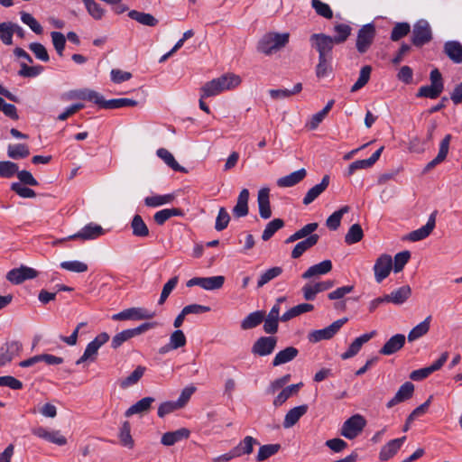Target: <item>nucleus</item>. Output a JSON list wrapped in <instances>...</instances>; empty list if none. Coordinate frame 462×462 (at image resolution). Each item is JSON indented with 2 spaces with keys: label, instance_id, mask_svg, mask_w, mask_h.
Here are the masks:
<instances>
[{
  "label": "nucleus",
  "instance_id": "1",
  "mask_svg": "<svg viewBox=\"0 0 462 462\" xmlns=\"http://www.w3.org/2000/svg\"><path fill=\"white\" fill-rule=\"evenodd\" d=\"M242 82L240 76L226 73L217 79L206 82L200 88L201 97L207 98L220 94L223 91L233 89Z\"/></svg>",
  "mask_w": 462,
  "mask_h": 462
},
{
  "label": "nucleus",
  "instance_id": "2",
  "mask_svg": "<svg viewBox=\"0 0 462 462\" xmlns=\"http://www.w3.org/2000/svg\"><path fill=\"white\" fill-rule=\"evenodd\" d=\"M289 38L290 34L288 32H267L260 39L256 49L259 52L269 56L286 46L289 42Z\"/></svg>",
  "mask_w": 462,
  "mask_h": 462
},
{
  "label": "nucleus",
  "instance_id": "3",
  "mask_svg": "<svg viewBox=\"0 0 462 462\" xmlns=\"http://www.w3.org/2000/svg\"><path fill=\"white\" fill-rule=\"evenodd\" d=\"M155 326H156L155 322H146V323L141 324L140 326H138L134 328L123 330V331L116 334L113 337L112 341H111V347L114 349H117L127 340H129L138 335H141L142 333H144L145 331H147L151 328H153Z\"/></svg>",
  "mask_w": 462,
  "mask_h": 462
},
{
  "label": "nucleus",
  "instance_id": "4",
  "mask_svg": "<svg viewBox=\"0 0 462 462\" xmlns=\"http://www.w3.org/2000/svg\"><path fill=\"white\" fill-rule=\"evenodd\" d=\"M432 39L430 23L426 20H419L412 29L411 42L416 47L429 43Z\"/></svg>",
  "mask_w": 462,
  "mask_h": 462
},
{
  "label": "nucleus",
  "instance_id": "5",
  "mask_svg": "<svg viewBox=\"0 0 462 462\" xmlns=\"http://www.w3.org/2000/svg\"><path fill=\"white\" fill-rule=\"evenodd\" d=\"M366 421L360 414H355L347 419L342 425L340 433L343 437L353 439L365 428Z\"/></svg>",
  "mask_w": 462,
  "mask_h": 462
},
{
  "label": "nucleus",
  "instance_id": "6",
  "mask_svg": "<svg viewBox=\"0 0 462 462\" xmlns=\"http://www.w3.org/2000/svg\"><path fill=\"white\" fill-rule=\"evenodd\" d=\"M155 316L154 311L144 308L134 307L124 310L112 316L113 320H143L151 319Z\"/></svg>",
  "mask_w": 462,
  "mask_h": 462
},
{
  "label": "nucleus",
  "instance_id": "7",
  "mask_svg": "<svg viewBox=\"0 0 462 462\" xmlns=\"http://www.w3.org/2000/svg\"><path fill=\"white\" fill-rule=\"evenodd\" d=\"M375 37V28L374 24L367 23L363 25L356 38V50L359 53H365L374 42Z\"/></svg>",
  "mask_w": 462,
  "mask_h": 462
},
{
  "label": "nucleus",
  "instance_id": "8",
  "mask_svg": "<svg viewBox=\"0 0 462 462\" xmlns=\"http://www.w3.org/2000/svg\"><path fill=\"white\" fill-rule=\"evenodd\" d=\"M346 321H347L346 318L337 319V320L334 321L332 324H330L329 326H328L322 329L311 331L309 334L308 338L312 343H317L321 340L330 339L334 337L335 334H337V332L342 328V326Z\"/></svg>",
  "mask_w": 462,
  "mask_h": 462
},
{
  "label": "nucleus",
  "instance_id": "9",
  "mask_svg": "<svg viewBox=\"0 0 462 462\" xmlns=\"http://www.w3.org/2000/svg\"><path fill=\"white\" fill-rule=\"evenodd\" d=\"M312 47L319 52V56L331 57V51L336 41L331 36L324 33H314L310 36Z\"/></svg>",
  "mask_w": 462,
  "mask_h": 462
},
{
  "label": "nucleus",
  "instance_id": "10",
  "mask_svg": "<svg viewBox=\"0 0 462 462\" xmlns=\"http://www.w3.org/2000/svg\"><path fill=\"white\" fill-rule=\"evenodd\" d=\"M225 277L222 275L211 277H194L187 282V287L199 286L207 291L218 290L223 287Z\"/></svg>",
  "mask_w": 462,
  "mask_h": 462
},
{
  "label": "nucleus",
  "instance_id": "11",
  "mask_svg": "<svg viewBox=\"0 0 462 462\" xmlns=\"http://www.w3.org/2000/svg\"><path fill=\"white\" fill-rule=\"evenodd\" d=\"M393 269V259L391 255L383 254L375 261L374 273L375 281L380 283L387 278Z\"/></svg>",
  "mask_w": 462,
  "mask_h": 462
},
{
  "label": "nucleus",
  "instance_id": "12",
  "mask_svg": "<svg viewBox=\"0 0 462 462\" xmlns=\"http://www.w3.org/2000/svg\"><path fill=\"white\" fill-rule=\"evenodd\" d=\"M277 344L275 337H261L252 346V353L259 356L271 355Z\"/></svg>",
  "mask_w": 462,
  "mask_h": 462
},
{
  "label": "nucleus",
  "instance_id": "13",
  "mask_svg": "<svg viewBox=\"0 0 462 462\" xmlns=\"http://www.w3.org/2000/svg\"><path fill=\"white\" fill-rule=\"evenodd\" d=\"M37 275L38 273L33 268L23 265L20 268L9 271L6 279L14 284H20L25 280L35 278Z\"/></svg>",
  "mask_w": 462,
  "mask_h": 462
},
{
  "label": "nucleus",
  "instance_id": "14",
  "mask_svg": "<svg viewBox=\"0 0 462 462\" xmlns=\"http://www.w3.org/2000/svg\"><path fill=\"white\" fill-rule=\"evenodd\" d=\"M32 433L40 439L59 446H64L67 444V439L62 436L59 430L50 431L46 428L40 426L32 429Z\"/></svg>",
  "mask_w": 462,
  "mask_h": 462
},
{
  "label": "nucleus",
  "instance_id": "15",
  "mask_svg": "<svg viewBox=\"0 0 462 462\" xmlns=\"http://www.w3.org/2000/svg\"><path fill=\"white\" fill-rule=\"evenodd\" d=\"M334 286L333 281H324L315 283H306L301 291L306 300H313L319 292L328 291Z\"/></svg>",
  "mask_w": 462,
  "mask_h": 462
},
{
  "label": "nucleus",
  "instance_id": "16",
  "mask_svg": "<svg viewBox=\"0 0 462 462\" xmlns=\"http://www.w3.org/2000/svg\"><path fill=\"white\" fill-rule=\"evenodd\" d=\"M23 346L19 341L6 342L0 348V366L11 362L22 351Z\"/></svg>",
  "mask_w": 462,
  "mask_h": 462
},
{
  "label": "nucleus",
  "instance_id": "17",
  "mask_svg": "<svg viewBox=\"0 0 462 462\" xmlns=\"http://www.w3.org/2000/svg\"><path fill=\"white\" fill-rule=\"evenodd\" d=\"M103 234L104 229L101 226L94 223H89L78 233L69 236L67 239L91 240L99 237Z\"/></svg>",
  "mask_w": 462,
  "mask_h": 462
},
{
  "label": "nucleus",
  "instance_id": "18",
  "mask_svg": "<svg viewBox=\"0 0 462 462\" xmlns=\"http://www.w3.org/2000/svg\"><path fill=\"white\" fill-rule=\"evenodd\" d=\"M405 440L406 436H403L402 438L394 439L387 442L382 447L379 452V459L381 461H387L392 458L394 455L397 454Z\"/></svg>",
  "mask_w": 462,
  "mask_h": 462
},
{
  "label": "nucleus",
  "instance_id": "19",
  "mask_svg": "<svg viewBox=\"0 0 462 462\" xmlns=\"http://www.w3.org/2000/svg\"><path fill=\"white\" fill-rule=\"evenodd\" d=\"M436 215L437 212H433L430 214L428 222L425 226L418 228L409 234V239L413 242L420 241L428 237L436 226Z\"/></svg>",
  "mask_w": 462,
  "mask_h": 462
},
{
  "label": "nucleus",
  "instance_id": "20",
  "mask_svg": "<svg viewBox=\"0 0 462 462\" xmlns=\"http://www.w3.org/2000/svg\"><path fill=\"white\" fill-rule=\"evenodd\" d=\"M414 393V384L411 382H405L401 385L395 395L386 403L387 408H393L396 404L405 402L411 398Z\"/></svg>",
  "mask_w": 462,
  "mask_h": 462
},
{
  "label": "nucleus",
  "instance_id": "21",
  "mask_svg": "<svg viewBox=\"0 0 462 462\" xmlns=\"http://www.w3.org/2000/svg\"><path fill=\"white\" fill-rule=\"evenodd\" d=\"M376 335V331L373 330L370 333L363 334L362 336L356 337L349 346L348 349L341 355V358L343 360L351 358L355 356L361 349L362 346L368 342L371 338H373Z\"/></svg>",
  "mask_w": 462,
  "mask_h": 462
},
{
  "label": "nucleus",
  "instance_id": "22",
  "mask_svg": "<svg viewBox=\"0 0 462 462\" xmlns=\"http://www.w3.org/2000/svg\"><path fill=\"white\" fill-rule=\"evenodd\" d=\"M405 344V336L403 334H396L390 337L381 347L379 353L383 356H390L403 347Z\"/></svg>",
  "mask_w": 462,
  "mask_h": 462
},
{
  "label": "nucleus",
  "instance_id": "23",
  "mask_svg": "<svg viewBox=\"0 0 462 462\" xmlns=\"http://www.w3.org/2000/svg\"><path fill=\"white\" fill-rule=\"evenodd\" d=\"M257 202L260 217L263 219L270 218L272 210L270 207V189L268 188H263L258 191Z\"/></svg>",
  "mask_w": 462,
  "mask_h": 462
},
{
  "label": "nucleus",
  "instance_id": "24",
  "mask_svg": "<svg viewBox=\"0 0 462 462\" xmlns=\"http://www.w3.org/2000/svg\"><path fill=\"white\" fill-rule=\"evenodd\" d=\"M332 270V263L330 260H324L317 264H314L308 268V270L302 273L301 277L305 280L319 277L329 273Z\"/></svg>",
  "mask_w": 462,
  "mask_h": 462
},
{
  "label": "nucleus",
  "instance_id": "25",
  "mask_svg": "<svg viewBox=\"0 0 462 462\" xmlns=\"http://www.w3.org/2000/svg\"><path fill=\"white\" fill-rule=\"evenodd\" d=\"M411 287L409 285H403L393 291L390 294L385 295V300H388V303L402 305L411 297Z\"/></svg>",
  "mask_w": 462,
  "mask_h": 462
},
{
  "label": "nucleus",
  "instance_id": "26",
  "mask_svg": "<svg viewBox=\"0 0 462 462\" xmlns=\"http://www.w3.org/2000/svg\"><path fill=\"white\" fill-rule=\"evenodd\" d=\"M190 435L189 430L180 428L175 431H168L162 436L161 442L164 446H172L175 443L187 439Z\"/></svg>",
  "mask_w": 462,
  "mask_h": 462
},
{
  "label": "nucleus",
  "instance_id": "27",
  "mask_svg": "<svg viewBox=\"0 0 462 462\" xmlns=\"http://www.w3.org/2000/svg\"><path fill=\"white\" fill-rule=\"evenodd\" d=\"M450 140H451L450 134H447L444 137V139L440 143L439 151L438 155L433 160H431L430 162H428V164L424 168V172L430 171L436 165L442 162L446 159L448 152Z\"/></svg>",
  "mask_w": 462,
  "mask_h": 462
},
{
  "label": "nucleus",
  "instance_id": "28",
  "mask_svg": "<svg viewBox=\"0 0 462 462\" xmlns=\"http://www.w3.org/2000/svg\"><path fill=\"white\" fill-rule=\"evenodd\" d=\"M307 175L304 168L295 171L289 175L281 177L277 180V185L281 188L292 187L300 182Z\"/></svg>",
  "mask_w": 462,
  "mask_h": 462
},
{
  "label": "nucleus",
  "instance_id": "29",
  "mask_svg": "<svg viewBox=\"0 0 462 462\" xmlns=\"http://www.w3.org/2000/svg\"><path fill=\"white\" fill-rule=\"evenodd\" d=\"M308 405L302 404L297 407L291 409L285 415L283 420V427L285 429H290L294 426L299 420L307 412Z\"/></svg>",
  "mask_w": 462,
  "mask_h": 462
},
{
  "label": "nucleus",
  "instance_id": "30",
  "mask_svg": "<svg viewBox=\"0 0 462 462\" xmlns=\"http://www.w3.org/2000/svg\"><path fill=\"white\" fill-rule=\"evenodd\" d=\"M319 236L317 234L308 236L306 239L296 244L291 251V257L297 259L300 257L307 250L317 245Z\"/></svg>",
  "mask_w": 462,
  "mask_h": 462
},
{
  "label": "nucleus",
  "instance_id": "31",
  "mask_svg": "<svg viewBox=\"0 0 462 462\" xmlns=\"http://www.w3.org/2000/svg\"><path fill=\"white\" fill-rule=\"evenodd\" d=\"M248 199L249 191L247 189H243L237 198L236 206L233 208V215L239 218L245 217L248 214Z\"/></svg>",
  "mask_w": 462,
  "mask_h": 462
},
{
  "label": "nucleus",
  "instance_id": "32",
  "mask_svg": "<svg viewBox=\"0 0 462 462\" xmlns=\"http://www.w3.org/2000/svg\"><path fill=\"white\" fill-rule=\"evenodd\" d=\"M328 184H329V176L325 175L322 178L320 183L315 185L314 187H312L311 189H310L308 190L305 197L303 198V201H302L303 204L309 205V204L312 203L323 191H325V189L328 188Z\"/></svg>",
  "mask_w": 462,
  "mask_h": 462
},
{
  "label": "nucleus",
  "instance_id": "33",
  "mask_svg": "<svg viewBox=\"0 0 462 462\" xmlns=\"http://www.w3.org/2000/svg\"><path fill=\"white\" fill-rule=\"evenodd\" d=\"M154 401L155 400L153 397H144L141 399L125 411V416L131 417L134 414H142L148 412Z\"/></svg>",
  "mask_w": 462,
  "mask_h": 462
},
{
  "label": "nucleus",
  "instance_id": "34",
  "mask_svg": "<svg viewBox=\"0 0 462 462\" xmlns=\"http://www.w3.org/2000/svg\"><path fill=\"white\" fill-rule=\"evenodd\" d=\"M259 445L256 439L252 436L245 437L233 449L236 457L250 455L254 451V446Z\"/></svg>",
  "mask_w": 462,
  "mask_h": 462
},
{
  "label": "nucleus",
  "instance_id": "35",
  "mask_svg": "<svg viewBox=\"0 0 462 462\" xmlns=\"http://www.w3.org/2000/svg\"><path fill=\"white\" fill-rule=\"evenodd\" d=\"M444 52L455 63L462 62V44L456 41L447 42L444 45Z\"/></svg>",
  "mask_w": 462,
  "mask_h": 462
},
{
  "label": "nucleus",
  "instance_id": "36",
  "mask_svg": "<svg viewBox=\"0 0 462 462\" xmlns=\"http://www.w3.org/2000/svg\"><path fill=\"white\" fill-rule=\"evenodd\" d=\"M118 439L120 444L123 447L127 448L129 449L134 448V440L131 434V424L128 420H125L122 423L118 432Z\"/></svg>",
  "mask_w": 462,
  "mask_h": 462
},
{
  "label": "nucleus",
  "instance_id": "37",
  "mask_svg": "<svg viewBox=\"0 0 462 462\" xmlns=\"http://www.w3.org/2000/svg\"><path fill=\"white\" fill-rule=\"evenodd\" d=\"M298 354L299 351L296 347L288 346L275 355L273 360V365L278 366L286 364L293 360L298 356Z\"/></svg>",
  "mask_w": 462,
  "mask_h": 462
},
{
  "label": "nucleus",
  "instance_id": "38",
  "mask_svg": "<svg viewBox=\"0 0 462 462\" xmlns=\"http://www.w3.org/2000/svg\"><path fill=\"white\" fill-rule=\"evenodd\" d=\"M146 368L143 365H138L128 376L119 381V385L122 389H127L136 384L143 376Z\"/></svg>",
  "mask_w": 462,
  "mask_h": 462
},
{
  "label": "nucleus",
  "instance_id": "39",
  "mask_svg": "<svg viewBox=\"0 0 462 462\" xmlns=\"http://www.w3.org/2000/svg\"><path fill=\"white\" fill-rule=\"evenodd\" d=\"M431 316H428L423 321L415 326L408 334V340L410 342L415 341L420 337L425 336L430 327Z\"/></svg>",
  "mask_w": 462,
  "mask_h": 462
},
{
  "label": "nucleus",
  "instance_id": "40",
  "mask_svg": "<svg viewBox=\"0 0 462 462\" xmlns=\"http://www.w3.org/2000/svg\"><path fill=\"white\" fill-rule=\"evenodd\" d=\"M130 226L134 236L147 237L149 236L148 226L140 215L136 214L134 216Z\"/></svg>",
  "mask_w": 462,
  "mask_h": 462
},
{
  "label": "nucleus",
  "instance_id": "41",
  "mask_svg": "<svg viewBox=\"0 0 462 462\" xmlns=\"http://www.w3.org/2000/svg\"><path fill=\"white\" fill-rule=\"evenodd\" d=\"M128 16L131 19L138 22L139 23H141L143 25L150 26V27L156 26L158 23V20L151 14L139 12L136 10L130 11L128 13Z\"/></svg>",
  "mask_w": 462,
  "mask_h": 462
},
{
  "label": "nucleus",
  "instance_id": "42",
  "mask_svg": "<svg viewBox=\"0 0 462 462\" xmlns=\"http://www.w3.org/2000/svg\"><path fill=\"white\" fill-rule=\"evenodd\" d=\"M183 216V212L180 208H164L157 211L153 215V220L159 226H162L167 220L172 217Z\"/></svg>",
  "mask_w": 462,
  "mask_h": 462
},
{
  "label": "nucleus",
  "instance_id": "43",
  "mask_svg": "<svg viewBox=\"0 0 462 462\" xmlns=\"http://www.w3.org/2000/svg\"><path fill=\"white\" fill-rule=\"evenodd\" d=\"M319 227L318 223H310L302 226L300 229L297 230L295 233H293L291 236H290L286 239V243H292L301 238H307L308 236L313 235L312 233L317 230Z\"/></svg>",
  "mask_w": 462,
  "mask_h": 462
},
{
  "label": "nucleus",
  "instance_id": "44",
  "mask_svg": "<svg viewBox=\"0 0 462 462\" xmlns=\"http://www.w3.org/2000/svg\"><path fill=\"white\" fill-rule=\"evenodd\" d=\"M157 155L172 170L180 172H187V170L177 162L174 156L167 149H158Z\"/></svg>",
  "mask_w": 462,
  "mask_h": 462
},
{
  "label": "nucleus",
  "instance_id": "45",
  "mask_svg": "<svg viewBox=\"0 0 462 462\" xmlns=\"http://www.w3.org/2000/svg\"><path fill=\"white\" fill-rule=\"evenodd\" d=\"M313 309H314V306L310 303L299 304V305L290 309L285 313H283L281 317V320L282 322H286L302 313L311 311Z\"/></svg>",
  "mask_w": 462,
  "mask_h": 462
},
{
  "label": "nucleus",
  "instance_id": "46",
  "mask_svg": "<svg viewBox=\"0 0 462 462\" xmlns=\"http://www.w3.org/2000/svg\"><path fill=\"white\" fill-rule=\"evenodd\" d=\"M76 97L79 99L88 100L94 102L98 106L104 108L105 98L98 92L92 89H83L76 94Z\"/></svg>",
  "mask_w": 462,
  "mask_h": 462
},
{
  "label": "nucleus",
  "instance_id": "47",
  "mask_svg": "<svg viewBox=\"0 0 462 462\" xmlns=\"http://www.w3.org/2000/svg\"><path fill=\"white\" fill-rule=\"evenodd\" d=\"M264 318L263 311H254L246 316L241 322V328L244 330L251 329L260 325Z\"/></svg>",
  "mask_w": 462,
  "mask_h": 462
},
{
  "label": "nucleus",
  "instance_id": "48",
  "mask_svg": "<svg viewBox=\"0 0 462 462\" xmlns=\"http://www.w3.org/2000/svg\"><path fill=\"white\" fill-rule=\"evenodd\" d=\"M30 151L26 144L24 143H17V144H10L7 148V155L11 159L18 160L23 159L29 156Z\"/></svg>",
  "mask_w": 462,
  "mask_h": 462
},
{
  "label": "nucleus",
  "instance_id": "49",
  "mask_svg": "<svg viewBox=\"0 0 462 462\" xmlns=\"http://www.w3.org/2000/svg\"><path fill=\"white\" fill-rule=\"evenodd\" d=\"M302 90V84L297 83L291 90L289 89H271L269 90L270 97L273 99H284L300 93Z\"/></svg>",
  "mask_w": 462,
  "mask_h": 462
},
{
  "label": "nucleus",
  "instance_id": "50",
  "mask_svg": "<svg viewBox=\"0 0 462 462\" xmlns=\"http://www.w3.org/2000/svg\"><path fill=\"white\" fill-rule=\"evenodd\" d=\"M174 199V196L172 194L166 195H155L151 197H146L144 199V204L147 207L156 208L168 203H171Z\"/></svg>",
  "mask_w": 462,
  "mask_h": 462
},
{
  "label": "nucleus",
  "instance_id": "51",
  "mask_svg": "<svg viewBox=\"0 0 462 462\" xmlns=\"http://www.w3.org/2000/svg\"><path fill=\"white\" fill-rule=\"evenodd\" d=\"M349 211L348 206H344L337 211H335L332 215H330L327 221L326 225L331 230H337L339 226L342 219V217L344 214L347 213Z\"/></svg>",
  "mask_w": 462,
  "mask_h": 462
},
{
  "label": "nucleus",
  "instance_id": "52",
  "mask_svg": "<svg viewBox=\"0 0 462 462\" xmlns=\"http://www.w3.org/2000/svg\"><path fill=\"white\" fill-rule=\"evenodd\" d=\"M332 57L319 56V62L316 66V76L318 78L327 77L332 71Z\"/></svg>",
  "mask_w": 462,
  "mask_h": 462
},
{
  "label": "nucleus",
  "instance_id": "53",
  "mask_svg": "<svg viewBox=\"0 0 462 462\" xmlns=\"http://www.w3.org/2000/svg\"><path fill=\"white\" fill-rule=\"evenodd\" d=\"M364 232L359 224H354L345 236V242L347 245H353L362 240Z\"/></svg>",
  "mask_w": 462,
  "mask_h": 462
},
{
  "label": "nucleus",
  "instance_id": "54",
  "mask_svg": "<svg viewBox=\"0 0 462 462\" xmlns=\"http://www.w3.org/2000/svg\"><path fill=\"white\" fill-rule=\"evenodd\" d=\"M281 449L280 444H267L259 448L256 460L264 461L272 456L275 455Z\"/></svg>",
  "mask_w": 462,
  "mask_h": 462
},
{
  "label": "nucleus",
  "instance_id": "55",
  "mask_svg": "<svg viewBox=\"0 0 462 462\" xmlns=\"http://www.w3.org/2000/svg\"><path fill=\"white\" fill-rule=\"evenodd\" d=\"M88 13L91 15L95 20H101L105 15V9L101 7V5L97 3L95 0H82Z\"/></svg>",
  "mask_w": 462,
  "mask_h": 462
},
{
  "label": "nucleus",
  "instance_id": "56",
  "mask_svg": "<svg viewBox=\"0 0 462 462\" xmlns=\"http://www.w3.org/2000/svg\"><path fill=\"white\" fill-rule=\"evenodd\" d=\"M284 226V222L281 218H275L270 221L262 235L263 241H268L279 229Z\"/></svg>",
  "mask_w": 462,
  "mask_h": 462
},
{
  "label": "nucleus",
  "instance_id": "57",
  "mask_svg": "<svg viewBox=\"0 0 462 462\" xmlns=\"http://www.w3.org/2000/svg\"><path fill=\"white\" fill-rule=\"evenodd\" d=\"M371 71V66L365 65L362 67L356 82L351 88V92H356L367 84L370 79Z\"/></svg>",
  "mask_w": 462,
  "mask_h": 462
},
{
  "label": "nucleus",
  "instance_id": "58",
  "mask_svg": "<svg viewBox=\"0 0 462 462\" xmlns=\"http://www.w3.org/2000/svg\"><path fill=\"white\" fill-rule=\"evenodd\" d=\"M137 105V101L131 99V98H116V99H110L106 100L104 103V108L106 109H115V108H120L124 106H135Z\"/></svg>",
  "mask_w": 462,
  "mask_h": 462
},
{
  "label": "nucleus",
  "instance_id": "59",
  "mask_svg": "<svg viewBox=\"0 0 462 462\" xmlns=\"http://www.w3.org/2000/svg\"><path fill=\"white\" fill-rule=\"evenodd\" d=\"M282 273V268L279 266L272 267L266 270L259 278L257 286L258 288L263 287L272 280L275 279Z\"/></svg>",
  "mask_w": 462,
  "mask_h": 462
},
{
  "label": "nucleus",
  "instance_id": "60",
  "mask_svg": "<svg viewBox=\"0 0 462 462\" xmlns=\"http://www.w3.org/2000/svg\"><path fill=\"white\" fill-rule=\"evenodd\" d=\"M443 90L440 89V86H422L420 88L417 97H428V98H437Z\"/></svg>",
  "mask_w": 462,
  "mask_h": 462
},
{
  "label": "nucleus",
  "instance_id": "61",
  "mask_svg": "<svg viewBox=\"0 0 462 462\" xmlns=\"http://www.w3.org/2000/svg\"><path fill=\"white\" fill-rule=\"evenodd\" d=\"M18 165L11 161L0 162V176L2 178H12L14 174L17 175Z\"/></svg>",
  "mask_w": 462,
  "mask_h": 462
},
{
  "label": "nucleus",
  "instance_id": "62",
  "mask_svg": "<svg viewBox=\"0 0 462 462\" xmlns=\"http://www.w3.org/2000/svg\"><path fill=\"white\" fill-rule=\"evenodd\" d=\"M334 32L337 35L332 38L336 41L337 44H339L344 42L350 35L351 27L346 23H339L335 25Z\"/></svg>",
  "mask_w": 462,
  "mask_h": 462
},
{
  "label": "nucleus",
  "instance_id": "63",
  "mask_svg": "<svg viewBox=\"0 0 462 462\" xmlns=\"http://www.w3.org/2000/svg\"><path fill=\"white\" fill-rule=\"evenodd\" d=\"M21 20L23 23L28 25L30 29L36 34L42 33V27L38 21L29 13L21 12Z\"/></svg>",
  "mask_w": 462,
  "mask_h": 462
},
{
  "label": "nucleus",
  "instance_id": "64",
  "mask_svg": "<svg viewBox=\"0 0 462 462\" xmlns=\"http://www.w3.org/2000/svg\"><path fill=\"white\" fill-rule=\"evenodd\" d=\"M0 40L5 45L13 44L12 22L0 23Z\"/></svg>",
  "mask_w": 462,
  "mask_h": 462
}]
</instances>
